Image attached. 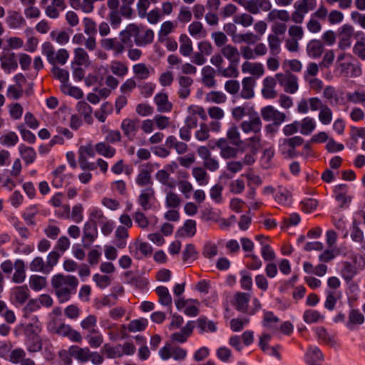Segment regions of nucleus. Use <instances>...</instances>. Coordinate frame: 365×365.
<instances>
[{"instance_id": "55", "label": "nucleus", "mask_w": 365, "mask_h": 365, "mask_svg": "<svg viewBox=\"0 0 365 365\" xmlns=\"http://www.w3.org/2000/svg\"><path fill=\"white\" fill-rule=\"evenodd\" d=\"M19 141V137L13 131L8 132L0 137V143L7 147L14 146Z\"/></svg>"}, {"instance_id": "18", "label": "nucleus", "mask_w": 365, "mask_h": 365, "mask_svg": "<svg viewBox=\"0 0 365 365\" xmlns=\"http://www.w3.org/2000/svg\"><path fill=\"white\" fill-rule=\"evenodd\" d=\"M155 200V191L152 187H148L141 192L138 202L143 210L146 211L151 208V200Z\"/></svg>"}, {"instance_id": "50", "label": "nucleus", "mask_w": 365, "mask_h": 365, "mask_svg": "<svg viewBox=\"0 0 365 365\" xmlns=\"http://www.w3.org/2000/svg\"><path fill=\"white\" fill-rule=\"evenodd\" d=\"M46 278L38 275H31L29 278V286L35 290L39 291L46 286Z\"/></svg>"}, {"instance_id": "25", "label": "nucleus", "mask_w": 365, "mask_h": 365, "mask_svg": "<svg viewBox=\"0 0 365 365\" xmlns=\"http://www.w3.org/2000/svg\"><path fill=\"white\" fill-rule=\"evenodd\" d=\"M347 186L344 184L336 186L334 189L335 199L339 203L340 207H344L346 204L349 203L351 197L348 196Z\"/></svg>"}, {"instance_id": "24", "label": "nucleus", "mask_w": 365, "mask_h": 365, "mask_svg": "<svg viewBox=\"0 0 365 365\" xmlns=\"http://www.w3.org/2000/svg\"><path fill=\"white\" fill-rule=\"evenodd\" d=\"M242 89L240 93V96L244 99H250L254 95V86L255 81L252 77H245L243 78Z\"/></svg>"}, {"instance_id": "49", "label": "nucleus", "mask_w": 365, "mask_h": 365, "mask_svg": "<svg viewBox=\"0 0 365 365\" xmlns=\"http://www.w3.org/2000/svg\"><path fill=\"white\" fill-rule=\"evenodd\" d=\"M133 71L136 78L140 80L147 79L150 74L149 68L143 63L135 64Z\"/></svg>"}, {"instance_id": "23", "label": "nucleus", "mask_w": 365, "mask_h": 365, "mask_svg": "<svg viewBox=\"0 0 365 365\" xmlns=\"http://www.w3.org/2000/svg\"><path fill=\"white\" fill-rule=\"evenodd\" d=\"M165 145L169 148L174 149L178 155L185 154L188 150V145L182 141H179L174 135H170L166 138Z\"/></svg>"}, {"instance_id": "26", "label": "nucleus", "mask_w": 365, "mask_h": 365, "mask_svg": "<svg viewBox=\"0 0 365 365\" xmlns=\"http://www.w3.org/2000/svg\"><path fill=\"white\" fill-rule=\"evenodd\" d=\"M220 53L230 63L239 62L240 52L235 46L227 44L221 48Z\"/></svg>"}, {"instance_id": "16", "label": "nucleus", "mask_w": 365, "mask_h": 365, "mask_svg": "<svg viewBox=\"0 0 365 365\" xmlns=\"http://www.w3.org/2000/svg\"><path fill=\"white\" fill-rule=\"evenodd\" d=\"M66 7L64 0H51V4L46 6L45 9L46 14L51 19H57L60 12L63 11Z\"/></svg>"}, {"instance_id": "32", "label": "nucleus", "mask_w": 365, "mask_h": 365, "mask_svg": "<svg viewBox=\"0 0 365 365\" xmlns=\"http://www.w3.org/2000/svg\"><path fill=\"white\" fill-rule=\"evenodd\" d=\"M19 153L26 164L33 163L36 158V153L35 150L25 145H21L19 148Z\"/></svg>"}, {"instance_id": "21", "label": "nucleus", "mask_w": 365, "mask_h": 365, "mask_svg": "<svg viewBox=\"0 0 365 365\" xmlns=\"http://www.w3.org/2000/svg\"><path fill=\"white\" fill-rule=\"evenodd\" d=\"M216 71L210 66H205L202 69V82L205 86L207 88H213L216 86V81L215 79Z\"/></svg>"}, {"instance_id": "19", "label": "nucleus", "mask_w": 365, "mask_h": 365, "mask_svg": "<svg viewBox=\"0 0 365 365\" xmlns=\"http://www.w3.org/2000/svg\"><path fill=\"white\" fill-rule=\"evenodd\" d=\"M262 120L259 116H255L250 120L242 121L240 124V127L243 132L247 133L253 132L255 134L260 133L262 129Z\"/></svg>"}, {"instance_id": "43", "label": "nucleus", "mask_w": 365, "mask_h": 365, "mask_svg": "<svg viewBox=\"0 0 365 365\" xmlns=\"http://www.w3.org/2000/svg\"><path fill=\"white\" fill-rule=\"evenodd\" d=\"M156 179L163 185L170 189L175 187V182L170 178V174L165 170H160L156 173Z\"/></svg>"}, {"instance_id": "5", "label": "nucleus", "mask_w": 365, "mask_h": 365, "mask_svg": "<svg viewBox=\"0 0 365 365\" xmlns=\"http://www.w3.org/2000/svg\"><path fill=\"white\" fill-rule=\"evenodd\" d=\"M275 78L286 93H295L298 90L297 77L291 73H277Z\"/></svg>"}, {"instance_id": "64", "label": "nucleus", "mask_w": 365, "mask_h": 365, "mask_svg": "<svg viewBox=\"0 0 365 365\" xmlns=\"http://www.w3.org/2000/svg\"><path fill=\"white\" fill-rule=\"evenodd\" d=\"M29 268L33 272H41L43 274H48L46 272V265L43 259L41 257H36L30 263Z\"/></svg>"}, {"instance_id": "41", "label": "nucleus", "mask_w": 365, "mask_h": 365, "mask_svg": "<svg viewBox=\"0 0 365 365\" xmlns=\"http://www.w3.org/2000/svg\"><path fill=\"white\" fill-rule=\"evenodd\" d=\"M113 108L110 103H104L101 108L94 113L95 117L101 123H104L107 116L113 112Z\"/></svg>"}, {"instance_id": "60", "label": "nucleus", "mask_w": 365, "mask_h": 365, "mask_svg": "<svg viewBox=\"0 0 365 365\" xmlns=\"http://www.w3.org/2000/svg\"><path fill=\"white\" fill-rule=\"evenodd\" d=\"M211 130L210 124L201 123L200 128L195 132V136L200 141L207 140L210 138V131Z\"/></svg>"}, {"instance_id": "61", "label": "nucleus", "mask_w": 365, "mask_h": 365, "mask_svg": "<svg viewBox=\"0 0 365 365\" xmlns=\"http://www.w3.org/2000/svg\"><path fill=\"white\" fill-rule=\"evenodd\" d=\"M339 298L340 294L333 291H328L324 302V307L329 311L334 310L336 302Z\"/></svg>"}, {"instance_id": "12", "label": "nucleus", "mask_w": 365, "mask_h": 365, "mask_svg": "<svg viewBox=\"0 0 365 365\" xmlns=\"http://www.w3.org/2000/svg\"><path fill=\"white\" fill-rule=\"evenodd\" d=\"M354 27L349 24H344L339 31V47L346 50L351 45V38L354 35Z\"/></svg>"}, {"instance_id": "59", "label": "nucleus", "mask_w": 365, "mask_h": 365, "mask_svg": "<svg viewBox=\"0 0 365 365\" xmlns=\"http://www.w3.org/2000/svg\"><path fill=\"white\" fill-rule=\"evenodd\" d=\"M13 294L17 302L24 304L29 298L28 288L26 286L17 287L14 289Z\"/></svg>"}, {"instance_id": "51", "label": "nucleus", "mask_w": 365, "mask_h": 365, "mask_svg": "<svg viewBox=\"0 0 365 365\" xmlns=\"http://www.w3.org/2000/svg\"><path fill=\"white\" fill-rule=\"evenodd\" d=\"M277 19H279L282 21H288L290 19L289 14L286 10L274 9L269 11L267 15V20L269 21H274Z\"/></svg>"}, {"instance_id": "58", "label": "nucleus", "mask_w": 365, "mask_h": 365, "mask_svg": "<svg viewBox=\"0 0 365 365\" xmlns=\"http://www.w3.org/2000/svg\"><path fill=\"white\" fill-rule=\"evenodd\" d=\"M323 319L324 317L317 310L307 309L303 314V319L307 324L316 323Z\"/></svg>"}, {"instance_id": "46", "label": "nucleus", "mask_w": 365, "mask_h": 365, "mask_svg": "<svg viewBox=\"0 0 365 365\" xmlns=\"http://www.w3.org/2000/svg\"><path fill=\"white\" fill-rule=\"evenodd\" d=\"M76 66L87 65L89 63V56L83 48H77L74 50V61Z\"/></svg>"}, {"instance_id": "54", "label": "nucleus", "mask_w": 365, "mask_h": 365, "mask_svg": "<svg viewBox=\"0 0 365 365\" xmlns=\"http://www.w3.org/2000/svg\"><path fill=\"white\" fill-rule=\"evenodd\" d=\"M26 344L29 352H37L42 349V342L39 335L27 338Z\"/></svg>"}, {"instance_id": "44", "label": "nucleus", "mask_w": 365, "mask_h": 365, "mask_svg": "<svg viewBox=\"0 0 365 365\" xmlns=\"http://www.w3.org/2000/svg\"><path fill=\"white\" fill-rule=\"evenodd\" d=\"M88 345L91 348H98L103 342V336L100 331H93L92 334H86L85 336Z\"/></svg>"}, {"instance_id": "11", "label": "nucleus", "mask_w": 365, "mask_h": 365, "mask_svg": "<svg viewBox=\"0 0 365 365\" xmlns=\"http://www.w3.org/2000/svg\"><path fill=\"white\" fill-rule=\"evenodd\" d=\"M215 145L220 149V154L222 158L231 159L237 158L238 149L230 146L226 138H220L215 143Z\"/></svg>"}, {"instance_id": "40", "label": "nucleus", "mask_w": 365, "mask_h": 365, "mask_svg": "<svg viewBox=\"0 0 365 365\" xmlns=\"http://www.w3.org/2000/svg\"><path fill=\"white\" fill-rule=\"evenodd\" d=\"M155 292L159 297V302L162 305L171 306L172 297L166 287L159 286L156 288Z\"/></svg>"}, {"instance_id": "7", "label": "nucleus", "mask_w": 365, "mask_h": 365, "mask_svg": "<svg viewBox=\"0 0 365 365\" xmlns=\"http://www.w3.org/2000/svg\"><path fill=\"white\" fill-rule=\"evenodd\" d=\"M139 120L133 118H125L122 120L120 128L124 136L129 140L133 141L136 137L139 128Z\"/></svg>"}, {"instance_id": "52", "label": "nucleus", "mask_w": 365, "mask_h": 365, "mask_svg": "<svg viewBox=\"0 0 365 365\" xmlns=\"http://www.w3.org/2000/svg\"><path fill=\"white\" fill-rule=\"evenodd\" d=\"M323 359V354L317 346L309 347L306 354V361L308 364H313Z\"/></svg>"}, {"instance_id": "9", "label": "nucleus", "mask_w": 365, "mask_h": 365, "mask_svg": "<svg viewBox=\"0 0 365 365\" xmlns=\"http://www.w3.org/2000/svg\"><path fill=\"white\" fill-rule=\"evenodd\" d=\"M97 237V226L93 222H86L83 230V246L85 248H89Z\"/></svg>"}, {"instance_id": "37", "label": "nucleus", "mask_w": 365, "mask_h": 365, "mask_svg": "<svg viewBox=\"0 0 365 365\" xmlns=\"http://www.w3.org/2000/svg\"><path fill=\"white\" fill-rule=\"evenodd\" d=\"M96 151L106 158H112L115 154V149L107 142H100L95 145Z\"/></svg>"}, {"instance_id": "14", "label": "nucleus", "mask_w": 365, "mask_h": 365, "mask_svg": "<svg viewBox=\"0 0 365 365\" xmlns=\"http://www.w3.org/2000/svg\"><path fill=\"white\" fill-rule=\"evenodd\" d=\"M276 80V78L272 76H267L263 80L262 94L264 98L274 99L277 96V92L274 89Z\"/></svg>"}, {"instance_id": "30", "label": "nucleus", "mask_w": 365, "mask_h": 365, "mask_svg": "<svg viewBox=\"0 0 365 365\" xmlns=\"http://www.w3.org/2000/svg\"><path fill=\"white\" fill-rule=\"evenodd\" d=\"M15 272L12 280L15 283H21L26 278L25 264L22 259H17L14 264Z\"/></svg>"}, {"instance_id": "4", "label": "nucleus", "mask_w": 365, "mask_h": 365, "mask_svg": "<svg viewBox=\"0 0 365 365\" xmlns=\"http://www.w3.org/2000/svg\"><path fill=\"white\" fill-rule=\"evenodd\" d=\"M131 36L138 46H145L151 43L154 39V33L150 29H140L135 24H132Z\"/></svg>"}, {"instance_id": "27", "label": "nucleus", "mask_w": 365, "mask_h": 365, "mask_svg": "<svg viewBox=\"0 0 365 365\" xmlns=\"http://www.w3.org/2000/svg\"><path fill=\"white\" fill-rule=\"evenodd\" d=\"M180 89L178 96L180 98L185 99L190 94V86L193 83V80L188 76H182L178 78Z\"/></svg>"}, {"instance_id": "38", "label": "nucleus", "mask_w": 365, "mask_h": 365, "mask_svg": "<svg viewBox=\"0 0 365 365\" xmlns=\"http://www.w3.org/2000/svg\"><path fill=\"white\" fill-rule=\"evenodd\" d=\"M180 52L184 56H189L192 52V43L191 39L186 34L180 36Z\"/></svg>"}, {"instance_id": "33", "label": "nucleus", "mask_w": 365, "mask_h": 365, "mask_svg": "<svg viewBox=\"0 0 365 365\" xmlns=\"http://www.w3.org/2000/svg\"><path fill=\"white\" fill-rule=\"evenodd\" d=\"M307 51L310 57L318 58L324 52V46L319 40H312L307 44Z\"/></svg>"}, {"instance_id": "63", "label": "nucleus", "mask_w": 365, "mask_h": 365, "mask_svg": "<svg viewBox=\"0 0 365 365\" xmlns=\"http://www.w3.org/2000/svg\"><path fill=\"white\" fill-rule=\"evenodd\" d=\"M41 331V324L36 320L29 323L24 328V334L27 338L38 336Z\"/></svg>"}, {"instance_id": "15", "label": "nucleus", "mask_w": 365, "mask_h": 365, "mask_svg": "<svg viewBox=\"0 0 365 365\" xmlns=\"http://www.w3.org/2000/svg\"><path fill=\"white\" fill-rule=\"evenodd\" d=\"M0 61L1 68L8 73L18 68V63L14 53L7 52L4 53L0 58Z\"/></svg>"}, {"instance_id": "2", "label": "nucleus", "mask_w": 365, "mask_h": 365, "mask_svg": "<svg viewBox=\"0 0 365 365\" xmlns=\"http://www.w3.org/2000/svg\"><path fill=\"white\" fill-rule=\"evenodd\" d=\"M135 0H108L109 9L108 19L113 28H117L122 22V18L130 19L134 15L133 5Z\"/></svg>"}, {"instance_id": "47", "label": "nucleus", "mask_w": 365, "mask_h": 365, "mask_svg": "<svg viewBox=\"0 0 365 365\" xmlns=\"http://www.w3.org/2000/svg\"><path fill=\"white\" fill-rule=\"evenodd\" d=\"M238 63H230L227 68L217 69L218 75L225 78H237L239 76V71L237 70Z\"/></svg>"}, {"instance_id": "17", "label": "nucleus", "mask_w": 365, "mask_h": 365, "mask_svg": "<svg viewBox=\"0 0 365 365\" xmlns=\"http://www.w3.org/2000/svg\"><path fill=\"white\" fill-rule=\"evenodd\" d=\"M364 316L359 309H351L349 312L346 327L349 330H354L356 327L362 324L364 322Z\"/></svg>"}, {"instance_id": "20", "label": "nucleus", "mask_w": 365, "mask_h": 365, "mask_svg": "<svg viewBox=\"0 0 365 365\" xmlns=\"http://www.w3.org/2000/svg\"><path fill=\"white\" fill-rule=\"evenodd\" d=\"M90 352L89 348H82L76 345L71 346L68 349V354L82 363L88 361Z\"/></svg>"}, {"instance_id": "39", "label": "nucleus", "mask_w": 365, "mask_h": 365, "mask_svg": "<svg viewBox=\"0 0 365 365\" xmlns=\"http://www.w3.org/2000/svg\"><path fill=\"white\" fill-rule=\"evenodd\" d=\"M267 41L270 54L273 56H277L281 51V38L276 35H269Z\"/></svg>"}, {"instance_id": "13", "label": "nucleus", "mask_w": 365, "mask_h": 365, "mask_svg": "<svg viewBox=\"0 0 365 365\" xmlns=\"http://www.w3.org/2000/svg\"><path fill=\"white\" fill-rule=\"evenodd\" d=\"M272 8L269 0H248L246 10L253 14H257L261 11H269Z\"/></svg>"}, {"instance_id": "3", "label": "nucleus", "mask_w": 365, "mask_h": 365, "mask_svg": "<svg viewBox=\"0 0 365 365\" xmlns=\"http://www.w3.org/2000/svg\"><path fill=\"white\" fill-rule=\"evenodd\" d=\"M42 53L46 56L48 61L53 66L56 63L64 65L69 54L67 50L64 48L59 49L55 53L54 48L50 42H46L42 45Z\"/></svg>"}, {"instance_id": "34", "label": "nucleus", "mask_w": 365, "mask_h": 365, "mask_svg": "<svg viewBox=\"0 0 365 365\" xmlns=\"http://www.w3.org/2000/svg\"><path fill=\"white\" fill-rule=\"evenodd\" d=\"M316 0H298L294 4V9L305 15L316 7Z\"/></svg>"}, {"instance_id": "6", "label": "nucleus", "mask_w": 365, "mask_h": 365, "mask_svg": "<svg viewBox=\"0 0 365 365\" xmlns=\"http://www.w3.org/2000/svg\"><path fill=\"white\" fill-rule=\"evenodd\" d=\"M159 355L163 360L173 357L175 360L180 361L187 356V351L180 346H172L167 343L159 350Z\"/></svg>"}, {"instance_id": "8", "label": "nucleus", "mask_w": 365, "mask_h": 365, "mask_svg": "<svg viewBox=\"0 0 365 365\" xmlns=\"http://www.w3.org/2000/svg\"><path fill=\"white\" fill-rule=\"evenodd\" d=\"M207 113L212 120L210 123L211 131L218 133L221 130L220 120L225 116L224 110L217 106H212L207 109Z\"/></svg>"}, {"instance_id": "57", "label": "nucleus", "mask_w": 365, "mask_h": 365, "mask_svg": "<svg viewBox=\"0 0 365 365\" xmlns=\"http://www.w3.org/2000/svg\"><path fill=\"white\" fill-rule=\"evenodd\" d=\"M205 100L209 103L220 104L226 101L227 97L222 92L212 91L206 94Z\"/></svg>"}, {"instance_id": "36", "label": "nucleus", "mask_w": 365, "mask_h": 365, "mask_svg": "<svg viewBox=\"0 0 365 365\" xmlns=\"http://www.w3.org/2000/svg\"><path fill=\"white\" fill-rule=\"evenodd\" d=\"M102 351L108 359H116L123 356L120 344L112 346L109 344H105L103 346Z\"/></svg>"}, {"instance_id": "48", "label": "nucleus", "mask_w": 365, "mask_h": 365, "mask_svg": "<svg viewBox=\"0 0 365 365\" xmlns=\"http://www.w3.org/2000/svg\"><path fill=\"white\" fill-rule=\"evenodd\" d=\"M229 140L230 143L235 146H240L242 141L240 138V133L236 125H232L227 132V140Z\"/></svg>"}, {"instance_id": "22", "label": "nucleus", "mask_w": 365, "mask_h": 365, "mask_svg": "<svg viewBox=\"0 0 365 365\" xmlns=\"http://www.w3.org/2000/svg\"><path fill=\"white\" fill-rule=\"evenodd\" d=\"M154 101L158 111L160 113L170 112L173 109V104L168 101V96L165 93H158L154 98Z\"/></svg>"}, {"instance_id": "1", "label": "nucleus", "mask_w": 365, "mask_h": 365, "mask_svg": "<svg viewBox=\"0 0 365 365\" xmlns=\"http://www.w3.org/2000/svg\"><path fill=\"white\" fill-rule=\"evenodd\" d=\"M51 284L59 302L64 303L76 293L78 279L75 276L59 273L52 277Z\"/></svg>"}, {"instance_id": "29", "label": "nucleus", "mask_w": 365, "mask_h": 365, "mask_svg": "<svg viewBox=\"0 0 365 365\" xmlns=\"http://www.w3.org/2000/svg\"><path fill=\"white\" fill-rule=\"evenodd\" d=\"M235 309L241 312H247L248 303L250 299V294L245 292H237L235 295Z\"/></svg>"}, {"instance_id": "10", "label": "nucleus", "mask_w": 365, "mask_h": 365, "mask_svg": "<svg viewBox=\"0 0 365 365\" xmlns=\"http://www.w3.org/2000/svg\"><path fill=\"white\" fill-rule=\"evenodd\" d=\"M5 21L11 29H21L26 24L25 19L21 13L15 10H9L7 11Z\"/></svg>"}, {"instance_id": "31", "label": "nucleus", "mask_w": 365, "mask_h": 365, "mask_svg": "<svg viewBox=\"0 0 365 365\" xmlns=\"http://www.w3.org/2000/svg\"><path fill=\"white\" fill-rule=\"evenodd\" d=\"M76 110L79 114L83 116L85 121L88 124H91L93 121L92 118L93 108L85 101H79L76 105Z\"/></svg>"}, {"instance_id": "53", "label": "nucleus", "mask_w": 365, "mask_h": 365, "mask_svg": "<svg viewBox=\"0 0 365 365\" xmlns=\"http://www.w3.org/2000/svg\"><path fill=\"white\" fill-rule=\"evenodd\" d=\"M197 323L202 332H215L217 330L215 324L212 321L208 320L205 317H201L197 319Z\"/></svg>"}, {"instance_id": "42", "label": "nucleus", "mask_w": 365, "mask_h": 365, "mask_svg": "<svg viewBox=\"0 0 365 365\" xmlns=\"http://www.w3.org/2000/svg\"><path fill=\"white\" fill-rule=\"evenodd\" d=\"M38 212V209L36 205H31L26 209V210L22 214V217L27 225H36V222L34 218Z\"/></svg>"}, {"instance_id": "35", "label": "nucleus", "mask_w": 365, "mask_h": 365, "mask_svg": "<svg viewBox=\"0 0 365 365\" xmlns=\"http://www.w3.org/2000/svg\"><path fill=\"white\" fill-rule=\"evenodd\" d=\"M110 69L113 74L123 78L128 72V66L120 61H112L110 64Z\"/></svg>"}, {"instance_id": "45", "label": "nucleus", "mask_w": 365, "mask_h": 365, "mask_svg": "<svg viewBox=\"0 0 365 365\" xmlns=\"http://www.w3.org/2000/svg\"><path fill=\"white\" fill-rule=\"evenodd\" d=\"M300 133L302 135H307L312 133L316 128V123L312 118L306 117L299 122Z\"/></svg>"}, {"instance_id": "28", "label": "nucleus", "mask_w": 365, "mask_h": 365, "mask_svg": "<svg viewBox=\"0 0 365 365\" xmlns=\"http://www.w3.org/2000/svg\"><path fill=\"white\" fill-rule=\"evenodd\" d=\"M242 71L243 73H250L257 77H260L264 74V69L261 63L245 61L242 65Z\"/></svg>"}, {"instance_id": "56", "label": "nucleus", "mask_w": 365, "mask_h": 365, "mask_svg": "<svg viewBox=\"0 0 365 365\" xmlns=\"http://www.w3.org/2000/svg\"><path fill=\"white\" fill-rule=\"evenodd\" d=\"M192 174L200 185H205L208 182V177L206 171L201 167L192 169Z\"/></svg>"}, {"instance_id": "62", "label": "nucleus", "mask_w": 365, "mask_h": 365, "mask_svg": "<svg viewBox=\"0 0 365 365\" xmlns=\"http://www.w3.org/2000/svg\"><path fill=\"white\" fill-rule=\"evenodd\" d=\"M165 203L168 207L175 209L180 206L181 199L177 193L168 191L166 193Z\"/></svg>"}]
</instances>
